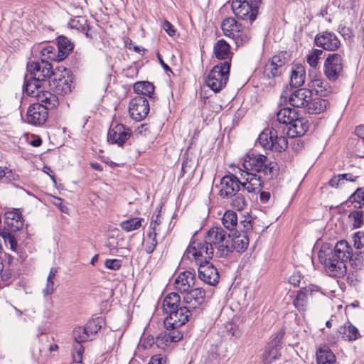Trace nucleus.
<instances>
[{
	"instance_id": "obj_54",
	"label": "nucleus",
	"mask_w": 364,
	"mask_h": 364,
	"mask_svg": "<svg viewBox=\"0 0 364 364\" xmlns=\"http://www.w3.org/2000/svg\"><path fill=\"white\" fill-rule=\"evenodd\" d=\"M354 246L357 249H360L364 247V232L358 231L354 234L353 236Z\"/></svg>"
},
{
	"instance_id": "obj_39",
	"label": "nucleus",
	"mask_w": 364,
	"mask_h": 364,
	"mask_svg": "<svg viewBox=\"0 0 364 364\" xmlns=\"http://www.w3.org/2000/svg\"><path fill=\"white\" fill-rule=\"evenodd\" d=\"M0 235L4 239L6 245H9L10 249L13 252L17 254L20 253L17 243V240L11 232L6 231L5 229H4L2 231H0Z\"/></svg>"
},
{
	"instance_id": "obj_48",
	"label": "nucleus",
	"mask_w": 364,
	"mask_h": 364,
	"mask_svg": "<svg viewBox=\"0 0 364 364\" xmlns=\"http://www.w3.org/2000/svg\"><path fill=\"white\" fill-rule=\"evenodd\" d=\"M237 226L240 232H245L248 235L252 230L251 217L250 215L244 216L243 220H241L239 224L237 223Z\"/></svg>"
},
{
	"instance_id": "obj_51",
	"label": "nucleus",
	"mask_w": 364,
	"mask_h": 364,
	"mask_svg": "<svg viewBox=\"0 0 364 364\" xmlns=\"http://www.w3.org/2000/svg\"><path fill=\"white\" fill-rule=\"evenodd\" d=\"M84 352V348L81 343H77L74 346L73 351L72 353L73 361L76 363H80L82 360V355Z\"/></svg>"
},
{
	"instance_id": "obj_57",
	"label": "nucleus",
	"mask_w": 364,
	"mask_h": 364,
	"mask_svg": "<svg viewBox=\"0 0 364 364\" xmlns=\"http://www.w3.org/2000/svg\"><path fill=\"white\" fill-rule=\"evenodd\" d=\"M136 135H141L146 136L147 134H150V130L147 124H142L135 131Z\"/></svg>"
},
{
	"instance_id": "obj_18",
	"label": "nucleus",
	"mask_w": 364,
	"mask_h": 364,
	"mask_svg": "<svg viewBox=\"0 0 364 364\" xmlns=\"http://www.w3.org/2000/svg\"><path fill=\"white\" fill-rule=\"evenodd\" d=\"M232 9L235 15L242 20L252 22L257 17V12L252 11L247 0H235L232 2Z\"/></svg>"
},
{
	"instance_id": "obj_3",
	"label": "nucleus",
	"mask_w": 364,
	"mask_h": 364,
	"mask_svg": "<svg viewBox=\"0 0 364 364\" xmlns=\"http://www.w3.org/2000/svg\"><path fill=\"white\" fill-rule=\"evenodd\" d=\"M352 247L346 240H341L333 248L322 246L318 252V259L332 277H341L346 273V262Z\"/></svg>"
},
{
	"instance_id": "obj_58",
	"label": "nucleus",
	"mask_w": 364,
	"mask_h": 364,
	"mask_svg": "<svg viewBox=\"0 0 364 364\" xmlns=\"http://www.w3.org/2000/svg\"><path fill=\"white\" fill-rule=\"evenodd\" d=\"M148 364H166V358L161 355H153Z\"/></svg>"
},
{
	"instance_id": "obj_27",
	"label": "nucleus",
	"mask_w": 364,
	"mask_h": 364,
	"mask_svg": "<svg viewBox=\"0 0 364 364\" xmlns=\"http://www.w3.org/2000/svg\"><path fill=\"white\" fill-rule=\"evenodd\" d=\"M181 297L178 294L172 292L167 294L163 301V309L166 314H168L177 308L181 306Z\"/></svg>"
},
{
	"instance_id": "obj_22",
	"label": "nucleus",
	"mask_w": 364,
	"mask_h": 364,
	"mask_svg": "<svg viewBox=\"0 0 364 364\" xmlns=\"http://www.w3.org/2000/svg\"><path fill=\"white\" fill-rule=\"evenodd\" d=\"M250 242L249 235L245 232H240L237 235L235 234L231 238L230 237L228 247L230 249V254L234 250L237 252H245Z\"/></svg>"
},
{
	"instance_id": "obj_29",
	"label": "nucleus",
	"mask_w": 364,
	"mask_h": 364,
	"mask_svg": "<svg viewBox=\"0 0 364 364\" xmlns=\"http://www.w3.org/2000/svg\"><path fill=\"white\" fill-rule=\"evenodd\" d=\"M328 105V101L326 99H323L318 97L313 98L308 102L306 109L309 114H318L323 112Z\"/></svg>"
},
{
	"instance_id": "obj_7",
	"label": "nucleus",
	"mask_w": 364,
	"mask_h": 364,
	"mask_svg": "<svg viewBox=\"0 0 364 364\" xmlns=\"http://www.w3.org/2000/svg\"><path fill=\"white\" fill-rule=\"evenodd\" d=\"M257 141L264 149L273 151L282 152L288 146L287 137L279 135L278 130L274 127L265 129L259 135Z\"/></svg>"
},
{
	"instance_id": "obj_59",
	"label": "nucleus",
	"mask_w": 364,
	"mask_h": 364,
	"mask_svg": "<svg viewBox=\"0 0 364 364\" xmlns=\"http://www.w3.org/2000/svg\"><path fill=\"white\" fill-rule=\"evenodd\" d=\"M154 343H156L157 344L156 339L155 340L152 336H148L143 341L141 346H142L143 348L148 349V348H151Z\"/></svg>"
},
{
	"instance_id": "obj_23",
	"label": "nucleus",
	"mask_w": 364,
	"mask_h": 364,
	"mask_svg": "<svg viewBox=\"0 0 364 364\" xmlns=\"http://www.w3.org/2000/svg\"><path fill=\"white\" fill-rule=\"evenodd\" d=\"M22 217L17 210L8 212L4 216V224L7 227L6 231L16 232L19 230L23 225Z\"/></svg>"
},
{
	"instance_id": "obj_60",
	"label": "nucleus",
	"mask_w": 364,
	"mask_h": 364,
	"mask_svg": "<svg viewBox=\"0 0 364 364\" xmlns=\"http://www.w3.org/2000/svg\"><path fill=\"white\" fill-rule=\"evenodd\" d=\"M301 276L299 272L294 273L289 279V282L294 287H298L301 282Z\"/></svg>"
},
{
	"instance_id": "obj_43",
	"label": "nucleus",
	"mask_w": 364,
	"mask_h": 364,
	"mask_svg": "<svg viewBox=\"0 0 364 364\" xmlns=\"http://www.w3.org/2000/svg\"><path fill=\"white\" fill-rule=\"evenodd\" d=\"M87 333L90 338L91 336L97 333L102 328V319L96 318L90 320L85 326Z\"/></svg>"
},
{
	"instance_id": "obj_17",
	"label": "nucleus",
	"mask_w": 364,
	"mask_h": 364,
	"mask_svg": "<svg viewBox=\"0 0 364 364\" xmlns=\"http://www.w3.org/2000/svg\"><path fill=\"white\" fill-rule=\"evenodd\" d=\"M315 43L318 47H321L327 50H337L341 42L338 36L333 32L325 31L317 34L314 39Z\"/></svg>"
},
{
	"instance_id": "obj_26",
	"label": "nucleus",
	"mask_w": 364,
	"mask_h": 364,
	"mask_svg": "<svg viewBox=\"0 0 364 364\" xmlns=\"http://www.w3.org/2000/svg\"><path fill=\"white\" fill-rule=\"evenodd\" d=\"M311 87L320 97H327L332 92V87L324 79L315 78L311 80Z\"/></svg>"
},
{
	"instance_id": "obj_45",
	"label": "nucleus",
	"mask_w": 364,
	"mask_h": 364,
	"mask_svg": "<svg viewBox=\"0 0 364 364\" xmlns=\"http://www.w3.org/2000/svg\"><path fill=\"white\" fill-rule=\"evenodd\" d=\"M323 50L320 49L312 50L306 56V62L311 68H316L318 61L323 54Z\"/></svg>"
},
{
	"instance_id": "obj_63",
	"label": "nucleus",
	"mask_w": 364,
	"mask_h": 364,
	"mask_svg": "<svg viewBox=\"0 0 364 364\" xmlns=\"http://www.w3.org/2000/svg\"><path fill=\"white\" fill-rule=\"evenodd\" d=\"M262 4V0H251L249 2L250 7L251 6V9L252 11H256L257 15L258 14V9Z\"/></svg>"
},
{
	"instance_id": "obj_55",
	"label": "nucleus",
	"mask_w": 364,
	"mask_h": 364,
	"mask_svg": "<svg viewBox=\"0 0 364 364\" xmlns=\"http://www.w3.org/2000/svg\"><path fill=\"white\" fill-rule=\"evenodd\" d=\"M55 284L53 279H47L46 280V284L45 288L43 289L42 292L44 296H48L55 291Z\"/></svg>"
},
{
	"instance_id": "obj_30",
	"label": "nucleus",
	"mask_w": 364,
	"mask_h": 364,
	"mask_svg": "<svg viewBox=\"0 0 364 364\" xmlns=\"http://www.w3.org/2000/svg\"><path fill=\"white\" fill-rule=\"evenodd\" d=\"M69 27L73 29H76L82 33H85L87 38L92 39V35L89 33L90 26L87 23V20L84 17L77 16L70 19L68 23Z\"/></svg>"
},
{
	"instance_id": "obj_15",
	"label": "nucleus",
	"mask_w": 364,
	"mask_h": 364,
	"mask_svg": "<svg viewBox=\"0 0 364 364\" xmlns=\"http://www.w3.org/2000/svg\"><path fill=\"white\" fill-rule=\"evenodd\" d=\"M129 112L133 119L136 121L144 119L149 112V104L146 97H134L129 103Z\"/></svg>"
},
{
	"instance_id": "obj_8",
	"label": "nucleus",
	"mask_w": 364,
	"mask_h": 364,
	"mask_svg": "<svg viewBox=\"0 0 364 364\" xmlns=\"http://www.w3.org/2000/svg\"><path fill=\"white\" fill-rule=\"evenodd\" d=\"M230 63L225 61L215 65L205 78V83L213 91L218 92L227 84Z\"/></svg>"
},
{
	"instance_id": "obj_62",
	"label": "nucleus",
	"mask_w": 364,
	"mask_h": 364,
	"mask_svg": "<svg viewBox=\"0 0 364 364\" xmlns=\"http://www.w3.org/2000/svg\"><path fill=\"white\" fill-rule=\"evenodd\" d=\"M269 61L274 64L279 70H281L284 65V60L282 59L281 57L278 55L273 56Z\"/></svg>"
},
{
	"instance_id": "obj_20",
	"label": "nucleus",
	"mask_w": 364,
	"mask_h": 364,
	"mask_svg": "<svg viewBox=\"0 0 364 364\" xmlns=\"http://www.w3.org/2000/svg\"><path fill=\"white\" fill-rule=\"evenodd\" d=\"M312 91L306 88H300L293 91L289 96V102L294 107H306L311 100Z\"/></svg>"
},
{
	"instance_id": "obj_1",
	"label": "nucleus",
	"mask_w": 364,
	"mask_h": 364,
	"mask_svg": "<svg viewBox=\"0 0 364 364\" xmlns=\"http://www.w3.org/2000/svg\"><path fill=\"white\" fill-rule=\"evenodd\" d=\"M242 166L245 171L241 174L243 182L233 174L224 176L218 186L219 196L222 198H230L240 190V186L248 193H257L260 191L263 181L261 176L251 171L263 174L267 180L276 178L279 174L277 163L267 156L259 154H247L244 159Z\"/></svg>"
},
{
	"instance_id": "obj_16",
	"label": "nucleus",
	"mask_w": 364,
	"mask_h": 364,
	"mask_svg": "<svg viewBox=\"0 0 364 364\" xmlns=\"http://www.w3.org/2000/svg\"><path fill=\"white\" fill-rule=\"evenodd\" d=\"M132 136V132L129 128L126 127L122 124H117L112 126L107 134V141L110 144H116L119 146H122Z\"/></svg>"
},
{
	"instance_id": "obj_13",
	"label": "nucleus",
	"mask_w": 364,
	"mask_h": 364,
	"mask_svg": "<svg viewBox=\"0 0 364 364\" xmlns=\"http://www.w3.org/2000/svg\"><path fill=\"white\" fill-rule=\"evenodd\" d=\"M54 72L50 63L42 60L36 62H28L26 66V74L33 78L41 80V81L46 83L47 80L53 76Z\"/></svg>"
},
{
	"instance_id": "obj_5",
	"label": "nucleus",
	"mask_w": 364,
	"mask_h": 364,
	"mask_svg": "<svg viewBox=\"0 0 364 364\" xmlns=\"http://www.w3.org/2000/svg\"><path fill=\"white\" fill-rule=\"evenodd\" d=\"M45 82L28 76L26 74L24 77L23 90L28 96L37 98L38 101H47L49 106L57 107L59 104L56 95L44 90Z\"/></svg>"
},
{
	"instance_id": "obj_11",
	"label": "nucleus",
	"mask_w": 364,
	"mask_h": 364,
	"mask_svg": "<svg viewBox=\"0 0 364 364\" xmlns=\"http://www.w3.org/2000/svg\"><path fill=\"white\" fill-rule=\"evenodd\" d=\"M205 291L200 287L193 288L183 293V305L197 316L205 302Z\"/></svg>"
},
{
	"instance_id": "obj_42",
	"label": "nucleus",
	"mask_w": 364,
	"mask_h": 364,
	"mask_svg": "<svg viewBox=\"0 0 364 364\" xmlns=\"http://www.w3.org/2000/svg\"><path fill=\"white\" fill-rule=\"evenodd\" d=\"M357 178V176H353L350 173L338 174L329 181V185L337 188L343 183V181H355Z\"/></svg>"
},
{
	"instance_id": "obj_19",
	"label": "nucleus",
	"mask_w": 364,
	"mask_h": 364,
	"mask_svg": "<svg viewBox=\"0 0 364 364\" xmlns=\"http://www.w3.org/2000/svg\"><path fill=\"white\" fill-rule=\"evenodd\" d=\"M195 282V274L190 271H184L180 273L175 279V289L183 294L193 289Z\"/></svg>"
},
{
	"instance_id": "obj_2",
	"label": "nucleus",
	"mask_w": 364,
	"mask_h": 364,
	"mask_svg": "<svg viewBox=\"0 0 364 364\" xmlns=\"http://www.w3.org/2000/svg\"><path fill=\"white\" fill-rule=\"evenodd\" d=\"M230 234L222 227L215 226L208 230L204 237V240H191L186 250L193 252L191 255L200 256L198 259H211L214 255V247L216 248V257L225 258L229 256L228 247Z\"/></svg>"
},
{
	"instance_id": "obj_49",
	"label": "nucleus",
	"mask_w": 364,
	"mask_h": 364,
	"mask_svg": "<svg viewBox=\"0 0 364 364\" xmlns=\"http://www.w3.org/2000/svg\"><path fill=\"white\" fill-rule=\"evenodd\" d=\"M157 233L155 232V227H153V232H149L147 236L151 239V241L146 245L145 251L148 254H151L157 245L156 240Z\"/></svg>"
},
{
	"instance_id": "obj_10",
	"label": "nucleus",
	"mask_w": 364,
	"mask_h": 364,
	"mask_svg": "<svg viewBox=\"0 0 364 364\" xmlns=\"http://www.w3.org/2000/svg\"><path fill=\"white\" fill-rule=\"evenodd\" d=\"M73 85V78L70 75V70L65 68L62 70L59 68L55 71L50 86L51 89L58 95H66L71 92Z\"/></svg>"
},
{
	"instance_id": "obj_4",
	"label": "nucleus",
	"mask_w": 364,
	"mask_h": 364,
	"mask_svg": "<svg viewBox=\"0 0 364 364\" xmlns=\"http://www.w3.org/2000/svg\"><path fill=\"white\" fill-rule=\"evenodd\" d=\"M168 314V316L164 321L166 331L156 337L157 346L159 348H163L161 346L163 344L166 346L170 343L181 341L183 334L177 328L188 321L191 317L194 316V314L183 305Z\"/></svg>"
},
{
	"instance_id": "obj_36",
	"label": "nucleus",
	"mask_w": 364,
	"mask_h": 364,
	"mask_svg": "<svg viewBox=\"0 0 364 364\" xmlns=\"http://www.w3.org/2000/svg\"><path fill=\"white\" fill-rule=\"evenodd\" d=\"M279 350L280 347L277 343L272 346H269L265 349L262 355V359L264 362L266 363H271L274 360L278 359L281 355Z\"/></svg>"
},
{
	"instance_id": "obj_53",
	"label": "nucleus",
	"mask_w": 364,
	"mask_h": 364,
	"mask_svg": "<svg viewBox=\"0 0 364 364\" xmlns=\"http://www.w3.org/2000/svg\"><path fill=\"white\" fill-rule=\"evenodd\" d=\"M105 266L112 270H118L122 267V261L117 259H107L105 262Z\"/></svg>"
},
{
	"instance_id": "obj_32",
	"label": "nucleus",
	"mask_w": 364,
	"mask_h": 364,
	"mask_svg": "<svg viewBox=\"0 0 364 364\" xmlns=\"http://www.w3.org/2000/svg\"><path fill=\"white\" fill-rule=\"evenodd\" d=\"M213 51L215 57L220 60H226L232 55L230 45L223 39L216 42Z\"/></svg>"
},
{
	"instance_id": "obj_28",
	"label": "nucleus",
	"mask_w": 364,
	"mask_h": 364,
	"mask_svg": "<svg viewBox=\"0 0 364 364\" xmlns=\"http://www.w3.org/2000/svg\"><path fill=\"white\" fill-rule=\"evenodd\" d=\"M338 333L345 341H354L360 337L358 330L349 321L346 322L340 326L338 330Z\"/></svg>"
},
{
	"instance_id": "obj_34",
	"label": "nucleus",
	"mask_w": 364,
	"mask_h": 364,
	"mask_svg": "<svg viewBox=\"0 0 364 364\" xmlns=\"http://www.w3.org/2000/svg\"><path fill=\"white\" fill-rule=\"evenodd\" d=\"M57 43L59 51V58L60 60H63L73 49V46L70 41L63 36H60L57 38Z\"/></svg>"
},
{
	"instance_id": "obj_38",
	"label": "nucleus",
	"mask_w": 364,
	"mask_h": 364,
	"mask_svg": "<svg viewBox=\"0 0 364 364\" xmlns=\"http://www.w3.org/2000/svg\"><path fill=\"white\" fill-rule=\"evenodd\" d=\"M350 264L355 270H360L364 268V252L356 251L353 253L350 251V257L348 258Z\"/></svg>"
},
{
	"instance_id": "obj_50",
	"label": "nucleus",
	"mask_w": 364,
	"mask_h": 364,
	"mask_svg": "<svg viewBox=\"0 0 364 364\" xmlns=\"http://www.w3.org/2000/svg\"><path fill=\"white\" fill-rule=\"evenodd\" d=\"M33 358L40 364L45 363L46 355L42 353V349L39 346H35L31 351Z\"/></svg>"
},
{
	"instance_id": "obj_46",
	"label": "nucleus",
	"mask_w": 364,
	"mask_h": 364,
	"mask_svg": "<svg viewBox=\"0 0 364 364\" xmlns=\"http://www.w3.org/2000/svg\"><path fill=\"white\" fill-rule=\"evenodd\" d=\"M363 212L361 210H354L350 213L348 217L353 220L354 228H360L364 224Z\"/></svg>"
},
{
	"instance_id": "obj_40",
	"label": "nucleus",
	"mask_w": 364,
	"mask_h": 364,
	"mask_svg": "<svg viewBox=\"0 0 364 364\" xmlns=\"http://www.w3.org/2000/svg\"><path fill=\"white\" fill-rule=\"evenodd\" d=\"M142 218H133L121 222L120 228L126 231L131 232L139 229L141 226Z\"/></svg>"
},
{
	"instance_id": "obj_44",
	"label": "nucleus",
	"mask_w": 364,
	"mask_h": 364,
	"mask_svg": "<svg viewBox=\"0 0 364 364\" xmlns=\"http://www.w3.org/2000/svg\"><path fill=\"white\" fill-rule=\"evenodd\" d=\"M73 337L77 343H82L90 339L85 326L75 327L73 331Z\"/></svg>"
},
{
	"instance_id": "obj_21",
	"label": "nucleus",
	"mask_w": 364,
	"mask_h": 364,
	"mask_svg": "<svg viewBox=\"0 0 364 364\" xmlns=\"http://www.w3.org/2000/svg\"><path fill=\"white\" fill-rule=\"evenodd\" d=\"M309 129L308 120L304 117H299L294 118L291 124L287 127V134L290 138L299 137L305 134Z\"/></svg>"
},
{
	"instance_id": "obj_25",
	"label": "nucleus",
	"mask_w": 364,
	"mask_h": 364,
	"mask_svg": "<svg viewBox=\"0 0 364 364\" xmlns=\"http://www.w3.org/2000/svg\"><path fill=\"white\" fill-rule=\"evenodd\" d=\"M317 364H334L336 358L327 346L320 347L316 353Z\"/></svg>"
},
{
	"instance_id": "obj_41",
	"label": "nucleus",
	"mask_w": 364,
	"mask_h": 364,
	"mask_svg": "<svg viewBox=\"0 0 364 364\" xmlns=\"http://www.w3.org/2000/svg\"><path fill=\"white\" fill-rule=\"evenodd\" d=\"M230 198H231V206L237 210H242L247 205V201L242 193H235Z\"/></svg>"
},
{
	"instance_id": "obj_33",
	"label": "nucleus",
	"mask_w": 364,
	"mask_h": 364,
	"mask_svg": "<svg viewBox=\"0 0 364 364\" xmlns=\"http://www.w3.org/2000/svg\"><path fill=\"white\" fill-rule=\"evenodd\" d=\"M297 114L298 112L294 108L284 107L277 112V121L279 123L286 124L288 127L294 119L297 117Z\"/></svg>"
},
{
	"instance_id": "obj_64",
	"label": "nucleus",
	"mask_w": 364,
	"mask_h": 364,
	"mask_svg": "<svg viewBox=\"0 0 364 364\" xmlns=\"http://www.w3.org/2000/svg\"><path fill=\"white\" fill-rule=\"evenodd\" d=\"M259 198H260L261 202L267 203L270 199L271 194L269 192L262 191V192H260Z\"/></svg>"
},
{
	"instance_id": "obj_35",
	"label": "nucleus",
	"mask_w": 364,
	"mask_h": 364,
	"mask_svg": "<svg viewBox=\"0 0 364 364\" xmlns=\"http://www.w3.org/2000/svg\"><path fill=\"white\" fill-rule=\"evenodd\" d=\"M134 91L139 94V96L145 97L147 95L151 97V95H153L154 92V86L151 82L148 81H140L134 83Z\"/></svg>"
},
{
	"instance_id": "obj_37",
	"label": "nucleus",
	"mask_w": 364,
	"mask_h": 364,
	"mask_svg": "<svg viewBox=\"0 0 364 364\" xmlns=\"http://www.w3.org/2000/svg\"><path fill=\"white\" fill-rule=\"evenodd\" d=\"M222 223L226 229L229 230H235L238 223L236 213L232 210L225 211L222 218Z\"/></svg>"
},
{
	"instance_id": "obj_31",
	"label": "nucleus",
	"mask_w": 364,
	"mask_h": 364,
	"mask_svg": "<svg viewBox=\"0 0 364 364\" xmlns=\"http://www.w3.org/2000/svg\"><path fill=\"white\" fill-rule=\"evenodd\" d=\"M306 78L305 69L302 65H296L291 70L290 76V85L299 87L304 85Z\"/></svg>"
},
{
	"instance_id": "obj_9",
	"label": "nucleus",
	"mask_w": 364,
	"mask_h": 364,
	"mask_svg": "<svg viewBox=\"0 0 364 364\" xmlns=\"http://www.w3.org/2000/svg\"><path fill=\"white\" fill-rule=\"evenodd\" d=\"M221 28L226 36L234 40L237 46L245 45L250 39V35L242 31L241 23L234 18H225L221 23Z\"/></svg>"
},
{
	"instance_id": "obj_47",
	"label": "nucleus",
	"mask_w": 364,
	"mask_h": 364,
	"mask_svg": "<svg viewBox=\"0 0 364 364\" xmlns=\"http://www.w3.org/2000/svg\"><path fill=\"white\" fill-rule=\"evenodd\" d=\"M264 75L268 78H272L280 75V70L269 60L265 64L264 68Z\"/></svg>"
},
{
	"instance_id": "obj_56",
	"label": "nucleus",
	"mask_w": 364,
	"mask_h": 364,
	"mask_svg": "<svg viewBox=\"0 0 364 364\" xmlns=\"http://www.w3.org/2000/svg\"><path fill=\"white\" fill-rule=\"evenodd\" d=\"M162 28L169 36H174L176 35V29L174 26L167 20H164L162 23Z\"/></svg>"
},
{
	"instance_id": "obj_14",
	"label": "nucleus",
	"mask_w": 364,
	"mask_h": 364,
	"mask_svg": "<svg viewBox=\"0 0 364 364\" xmlns=\"http://www.w3.org/2000/svg\"><path fill=\"white\" fill-rule=\"evenodd\" d=\"M343 68V60L338 53L329 54L323 65V73L331 81H336L341 75Z\"/></svg>"
},
{
	"instance_id": "obj_61",
	"label": "nucleus",
	"mask_w": 364,
	"mask_h": 364,
	"mask_svg": "<svg viewBox=\"0 0 364 364\" xmlns=\"http://www.w3.org/2000/svg\"><path fill=\"white\" fill-rule=\"evenodd\" d=\"M1 278L4 285L7 286L11 282V273L9 270H5L1 273Z\"/></svg>"
},
{
	"instance_id": "obj_6",
	"label": "nucleus",
	"mask_w": 364,
	"mask_h": 364,
	"mask_svg": "<svg viewBox=\"0 0 364 364\" xmlns=\"http://www.w3.org/2000/svg\"><path fill=\"white\" fill-rule=\"evenodd\" d=\"M193 252H190L186 250L183 258L188 259L191 262H194L198 267V274L199 279L205 284L210 286H215L219 281V273L218 269L210 262V259H198L201 258L200 256L191 255Z\"/></svg>"
},
{
	"instance_id": "obj_12",
	"label": "nucleus",
	"mask_w": 364,
	"mask_h": 364,
	"mask_svg": "<svg viewBox=\"0 0 364 364\" xmlns=\"http://www.w3.org/2000/svg\"><path fill=\"white\" fill-rule=\"evenodd\" d=\"M40 102L41 103H33L31 105L28 107L26 114V121L28 123L35 126L43 125L48 119V110L55 107L49 106L47 101Z\"/></svg>"
},
{
	"instance_id": "obj_24",
	"label": "nucleus",
	"mask_w": 364,
	"mask_h": 364,
	"mask_svg": "<svg viewBox=\"0 0 364 364\" xmlns=\"http://www.w3.org/2000/svg\"><path fill=\"white\" fill-rule=\"evenodd\" d=\"M311 293L310 287L301 288L296 292L293 301L294 307L301 313L305 312L308 306V297Z\"/></svg>"
},
{
	"instance_id": "obj_52",
	"label": "nucleus",
	"mask_w": 364,
	"mask_h": 364,
	"mask_svg": "<svg viewBox=\"0 0 364 364\" xmlns=\"http://www.w3.org/2000/svg\"><path fill=\"white\" fill-rule=\"evenodd\" d=\"M349 200L352 203L356 202L359 205L364 203V188H358L355 192L350 196ZM360 207V205H359V208Z\"/></svg>"
}]
</instances>
